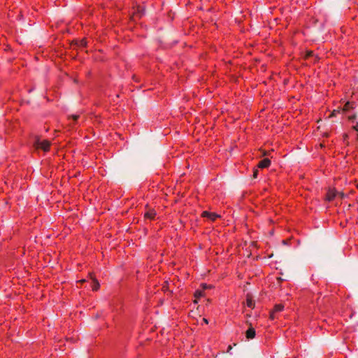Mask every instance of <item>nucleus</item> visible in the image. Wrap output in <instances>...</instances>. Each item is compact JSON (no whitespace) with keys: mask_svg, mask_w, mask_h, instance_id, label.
I'll return each mask as SVG.
<instances>
[{"mask_svg":"<svg viewBox=\"0 0 358 358\" xmlns=\"http://www.w3.org/2000/svg\"><path fill=\"white\" fill-rule=\"evenodd\" d=\"M32 143L36 150H41L45 152V141L40 139L38 136H35Z\"/></svg>","mask_w":358,"mask_h":358,"instance_id":"f257e3e1","label":"nucleus"},{"mask_svg":"<svg viewBox=\"0 0 358 358\" xmlns=\"http://www.w3.org/2000/svg\"><path fill=\"white\" fill-rule=\"evenodd\" d=\"M284 309V306L282 304H276L274 306L273 310L270 313V318L271 320H274L275 318V314L277 313L281 312Z\"/></svg>","mask_w":358,"mask_h":358,"instance_id":"f03ea898","label":"nucleus"},{"mask_svg":"<svg viewBox=\"0 0 358 358\" xmlns=\"http://www.w3.org/2000/svg\"><path fill=\"white\" fill-rule=\"evenodd\" d=\"M202 216L204 217H208V219L213 221L215 220L219 217L217 214L208 211H203L202 213Z\"/></svg>","mask_w":358,"mask_h":358,"instance_id":"7ed1b4c3","label":"nucleus"},{"mask_svg":"<svg viewBox=\"0 0 358 358\" xmlns=\"http://www.w3.org/2000/svg\"><path fill=\"white\" fill-rule=\"evenodd\" d=\"M271 161L268 158L261 160L258 164V167L261 169L267 168L270 166Z\"/></svg>","mask_w":358,"mask_h":358,"instance_id":"20e7f679","label":"nucleus"},{"mask_svg":"<svg viewBox=\"0 0 358 358\" xmlns=\"http://www.w3.org/2000/svg\"><path fill=\"white\" fill-rule=\"evenodd\" d=\"M337 192L335 189H329L327 194V200L329 201H332L336 196Z\"/></svg>","mask_w":358,"mask_h":358,"instance_id":"39448f33","label":"nucleus"},{"mask_svg":"<svg viewBox=\"0 0 358 358\" xmlns=\"http://www.w3.org/2000/svg\"><path fill=\"white\" fill-rule=\"evenodd\" d=\"M246 338L248 339L254 338L255 336V330L253 327L250 326V327L246 331Z\"/></svg>","mask_w":358,"mask_h":358,"instance_id":"423d86ee","label":"nucleus"},{"mask_svg":"<svg viewBox=\"0 0 358 358\" xmlns=\"http://www.w3.org/2000/svg\"><path fill=\"white\" fill-rule=\"evenodd\" d=\"M91 278H92V282H91V284H92V288L94 291H96L99 288V282L95 279L92 276H91Z\"/></svg>","mask_w":358,"mask_h":358,"instance_id":"0eeeda50","label":"nucleus"},{"mask_svg":"<svg viewBox=\"0 0 358 358\" xmlns=\"http://www.w3.org/2000/svg\"><path fill=\"white\" fill-rule=\"evenodd\" d=\"M156 212L154 210H150L145 213V217L148 219H154Z\"/></svg>","mask_w":358,"mask_h":358,"instance_id":"6e6552de","label":"nucleus"},{"mask_svg":"<svg viewBox=\"0 0 358 358\" xmlns=\"http://www.w3.org/2000/svg\"><path fill=\"white\" fill-rule=\"evenodd\" d=\"M247 306L252 308L255 307V302L252 301L249 294L247 295Z\"/></svg>","mask_w":358,"mask_h":358,"instance_id":"1a4fd4ad","label":"nucleus"},{"mask_svg":"<svg viewBox=\"0 0 358 358\" xmlns=\"http://www.w3.org/2000/svg\"><path fill=\"white\" fill-rule=\"evenodd\" d=\"M350 108H352V104L350 102L348 101L345 104V106H344V107L343 108V111H347V110H350Z\"/></svg>","mask_w":358,"mask_h":358,"instance_id":"9d476101","label":"nucleus"},{"mask_svg":"<svg viewBox=\"0 0 358 358\" xmlns=\"http://www.w3.org/2000/svg\"><path fill=\"white\" fill-rule=\"evenodd\" d=\"M313 55H314V52L313 51L308 50L306 53L305 58L308 59V58L313 57Z\"/></svg>","mask_w":358,"mask_h":358,"instance_id":"9b49d317","label":"nucleus"},{"mask_svg":"<svg viewBox=\"0 0 358 358\" xmlns=\"http://www.w3.org/2000/svg\"><path fill=\"white\" fill-rule=\"evenodd\" d=\"M203 296V291L202 290H196L194 293V296L196 298H199Z\"/></svg>","mask_w":358,"mask_h":358,"instance_id":"f8f14e48","label":"nucleus"},{"mask_svg":"<svg viewBox=\"0 0 358 358\" xmlns=\"http://www.w3.org/2000/svg\"><path fill=\"white\" fill-rule=\"evenodd\" d=\"M87 45V41L85 39H82L79 41V46L80 47H85Z\"/></svg>","mask_w":358,"mask_h":358,"instance_id":"ddd939ff","label":"nucleus"},{"mask_svg":"<svg viewBox=\"0 0 358 358\" xmlns=\"http://www.w3.org/2000/svg\"><path fill=\"white\" fill-rule=\"evenodd\" d=\"M340 112L339 110H334L330 115L329 117L335 116L337 113Z\"/></svg>","mask_w":358,"mask_h":358,"instance_id":"4468645a","label":"nucleus"},{"mask_svg":"<svg viewBox=\"0 0 358 358\" xmlns=\"http://www.w3.org/2000/svg\"><path fill=\"white\" fill-rule=\"evenodd\" d=\"M257 175H258V170L257 169H255L254 170V173H253V178H257Z\"/></svg>","mask_w":358,"mask_h":358,"instance_id":"2eb2a0df","label":"nucleus"},{"mask_svg":"<svg viewBox=\"0 0 358 358\" xmlns=\"http://www.w3.org/2000/svg\"><path fill=\"white\" fill-rule=\"evenodd\" d=\"M71 117H72V119H73L74 121H76V120H78V118L79 117V115H72L71 116Z\"/></svg>","mask_w":358,"mask_h":358,"instance_id":"dca6fc26","label":"nucleus"},{"mask_svg":"<svg viewBox=\"0 0 358 358\" xmlns=\"http://www.w3.org/2000/svg\"><path fill=\"white\" fill-rule=\"evenodd\" d=\"M348 119H349L350 121H353L354 120H355V119H356V115H353L349 116V117H348Z\"/></svg>","mask_w":358,"mask_h":358,"instance_id":"f3484780","label":"nucleus"},{"mask_svg":"<svg viewBox=\"0 0 358 358\" xmlns=\"http://www.w3.org/2000/svg\"><path fill=\"white\" fill-rule=\"evenodd\" d=\"M353 129L355 130V131H358V122H357L356 125H355L353 127Z\"/></svg>","mask_w":358,"mask_h":358,"instance_id":"a211bd4d","label":"nucleus"},{"mask_svg":"<svg viewBox=\"0 0 358 358\" xmlns=\"http://www.w3.org/2000/svg\"><path fill=\"white\" fill-rule=\"evenodd\" d=\"M202 287H203V289H204L209 287L206 284H203Z\"/></svg>","mask_w":358,"mask_h":358,"instance_id":"6ab92c4d","label":"nucleus"},{"mask_svg":"<svg viewBox=\"0 0 358 358\" xmlns=\"http://www.w3.org/2000/svg\"><path fill=\"white\" fill-rule=\"evenodd\" d=\"M203 322L205 323V324H208V321L207 319L206 318H203Z\"/></svg>","mask_w":358,"mask_h":358,"instance_id":"aec40b11","label":"nucleus"},{"mask_svg":"<svg viewBox=\"0 0 358 358\" xmlns=\"http://www.w3.org/2000/svg\"><path fill=\"white\" fill-rule=\"evenodd\" d=\"M49 142L48 141H46V144H45V146H46V150H48V147H49Z\"/></svg>","mask_w":358,"mask_h":358,"instance_id":"412c9836","label":"nucleus"},{"mask_svg":"<svg viewBox=\"0 0 358 358\" xmlns=\"http://www.w3.org/2000/svg\"><path fill=\"white\" fill-rule=\"evenodd\" d=\"M232 347L231 345H229L227 352H229L230 350H231Z\"/></svg>","mask_w":358,"mask_h":358,"instance_id":"4be33fe9","label":"nucleus"},{"mask_svg":"<svg viewBox=\"0 0 358 358\" xmlns=\"http://www.w3.org/2000/svg\"><path fill=\"white\" fill-rule=\"evenodd\" d=\"M339 195H340V196H341V197H343V196H344V194H343V193H342V192L339 193Z\"/></svg>","mask_w":358,"mask_h":358,"instance_id":"5701e85b","label":"nucleus"},{"mask_svg":"<svg viewBox=\"0 0 358 358\" xmlns=\"http://www.w3.org/2000/svg\"><path fill=\"white\" fill-rule=\"evenodd\" d=\"M143 9H140V8H138V12H143Z\"/></svg>","mask_w":358,"mask_h":358,"instance_id":"b1692460","label":"nucleus"},{"mask_svg":"<svg viewBox=\"0 0 358 358\" xmlns=\"http://www.w3.org/2000/svg\"><path fill=\"white\" fill-rule=\"evenodd\" d=\"M357 138H358V134H357Z\"/></svg>","mask_w":358,"mask_h":358,"instance_id":"393cba45","label":"nucleus"}]
</instances>
